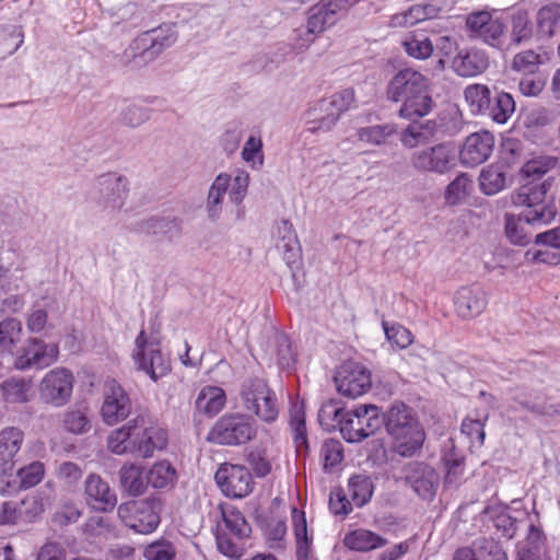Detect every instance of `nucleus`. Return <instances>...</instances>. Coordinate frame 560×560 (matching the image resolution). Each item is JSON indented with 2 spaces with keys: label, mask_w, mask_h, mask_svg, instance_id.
Masks as SVG:
<instances>
[{
  "label": "nucleus",
  "mask_w": 560,
  "mask_h": 560,
  "mask_svg": "<svg viewBox=\"0 0 560 560\" xmlns=\"http://www.w3.org/2000/svg\"><path fill=\"white\" fill-rule=\"evenodd\" d=\"M386 98L401 103L399 116L413 119L428 115L434 105L430 95V80L413 68L398 70L387 82Z\"/></svg>",
  "instance_id": "nucleus-1"
},
{
  "label": "nucleus",
  "mask_w": 560,
  "mask_h": 560,
  "mask_svg": "<svg viewBox=\"0 0 560 560\" xmlns=\"http://www.w3.org/2000/svg\"><path fill=\"white\" fill-rule=\"evenodd\" d=\"M384 425L397 455H416L423 451L427 434L412 408L395 401L384 413Z\"/></svg>",
  "instance_id": "nucleus-2"
},
{
  "label": "nucleus",
  "mask_w": 560,
  "mask_h": 560,
  "mask_svg": "<svg viewBox=\"0 0 560 560\" xmlns=\"http://www.w3.org/2000/svg\"><path fill=\"white\" fill-rule=\"evenodd\" d=\"M168 443L167 431L161 428H144L143 419L137 417L114 430L107 438L108 450L116 455H152L165 451Z\"/></svg>",
  "instance_id": "nucleus-3"
},
{
  "label": "nucleus",
  "mask_w": 560,
  "mask_h": 560,
  "mask_svg": "<svg viewBox=\"0 0 560 560\" xmlns=\"http://www.w3.org/2000/svg\"><path fill=\"white\" fill-rule=\"evenodd\" d=\"M551 184V178H547L540 184L523 185L513 196L515 206L525 207V210L521 212L525 222L542 225L550 223L556 218L555 197L548 195Z\"/></svg>",
  "instance_id": "nucleus-4"
},
{
  "label": "nucleus",
  "mask_w": 560,
  "mask_h": 560,
  "mask_svg": "<svg viewBox=\"0 0 560 560\" xmlns=\"http://www.w3.org/2000/svg\"><path fill=\"white\" fill-rule=\"evenodd\" d=\"M353 102L354 92L351 89H345L328 98L319 100L306 113L307 131L312 133L330 131Z\"/></svg>",
  "instance_id": "nucleus-5"
},
{
  "label": "nucleus",
  "mask_w": 560,
  "mask_h": 560,
  "mask_svg": "<svg viewBox=\"0 0 560 560\" xmlns=\"http://www.w3.org/2000/svg\"><path fill=\"white\" fill-rule=\"evenodd\" d=\"M162 506L163 502L158 497L130 500L117 508V514L127 527L136 533L148 535L159 527Z\"/></svg>",
  "instance_id": "nucleus-6"
},
{
  "label": "nucleus",
  "mask_w": 560,
  "mask_h": 560,
  "mask_svg": "<svg viewBox=\"0 0 560 560\" xmlns=\"http://www.w3.org/2000/svg\"><path fill=\"white\" fill-rule=\"evenodd\" d=\"M128 195V178L116 172L100 175L88 191L89 200L103 211H118L122 209Z\"/></svg>",
  "instance_id": "nucleus-7"
},
{
  "label": "nucleus",
  "mask_w": 560,
  "mask_h": 560,
  "mask_svg": "<svg viewBox=\"0 0 560 560\" xmlns=\"http://www.w3.org/2000/svg\"><path fill=\"white\" fill-rule=\"evenodd\" d=\"M240 397L244 408L254 412L261 420L271 422L277 419V399L264 378L254 376L244 380Z\"/></svg>",
  "instance_id": "nucleus-8"
},
{
  "label": "nucleus",
  "mask_w": 560,
  "mask_h": 560,
  "mask_svg": "<svg viewBox=\"0 0 560 560\" xmlns=\"http://www.w3.org/2000/svg\"><path fill=\"white\" fill-rule=\"evenodd\" d=\"M132 359L137 369L143 371L154 382L170 371V362L161 352L159 340L153 336L149 337L144 329L136 337Z\"/></svg>",
  "instance_id": "nucleus-9"
},
{
  "label": "nucleus",
  "mask_w": 560,
  "mask_h": 560,
  "mask_svg": "<svg viewBox=\"0 0 560 560\" xmlns=\"http://www.w3.org/2000/svg\"><path fill=\"white\" fill-rule=\"evenodd\" d=\"M256 433L254 422L242 413L225 415L212 427L208 440L223 445L242 444L249 441Z\"/></svg>",
  "instance_id": "nucleus-10"
},
{
  "label": "nucleus",
  "mask_w": 560,
  "mask_h": 560,
  "mask_svg": "<svg viewBox=\"0 0 560 560\" xmlns=\"http://www.w3.org/2000/svg\"><path fill=\"white\" fill-rule=\"evenodd\" d=\"M59 357V347L54 342L30 337L25 343L14 351L13 365L16 370L25 371L32 368L44 369L54 364Z\"/></svg>",
  "instance_id": "nucleus-11"
},
{
  "label": "nucleus",
  "mask_w": 560,
  "mask_h": 560,
  "mask_svg": "<svg viewBox=\"0 0 560 560\" xmlns=\"http://www.w3.org/2000/svg\"><path fill=\"white\" fill-rule=\"evenodd\" d=\"M74 376L66 368H55L42 378L38 385L39 399L56 408L67 405L73 392Z\"/></svg>",
  "instance_id": "nucleus-12"
},
{
  "label": "nucleus",
  "mask_w": 560,
  "mask_h": 560,
  "mask_svg": "<svg viewBox=\"0 0 560 560\" xmlns=\"http://www.w3.org/2000/svg\"><path fill=\"white\" fill-rule=\"evenodd\" d=\"M456 148L450 142L416 150L410 155V165L420 173L445 174L454 165Z\"/></svg>",
  "instance_id": "nucleus-13"
},
{
  "label": "nucleus",
  "mask_w": 560,
  "mask_h": 560,
  "mask_svg": "<svg viewBox=\"0 0 560 560\" xmlns=\"http://www.w3.org/2000/svg\"><path fill=\"white\" fill-rule=\"evenodd\" d=\"M214 480L223 495L231 499H243L255 488L250 470L236 464L224 463L218 468Z\"/></svg>",
  "instance_id": "nucleus-14"
},
{
  "label": "nucleus",
  "mask_w": 560,
  "mask_h": 560,
  "mask_svg": "<svg viewBox=\"0 0 560 560\" xmlns=\"http://www.w3.org/2000/svg\"><path fill=\"white\" fill-rule=\"evenodd\" d=\"M177 40V33L174 25L164 24L158 28L144 32L138 36L129 49L132 57L142 61L154 60L164 49L171 47Z\"/></svg>",
  "instance_id": "nucleus-15"
},
{
  "label": "nucleus",
  "mask_w": 560,
  "mask_h": 560,
  "mask_svg": "<svg viewBox=\"0 0 560 560\" xmlns=\"http://www.w3.org/2000/svg\"><path fill=\"white\" fill-rule=\"evenodd\" d=\"M384 424V416L375 405H360L349 413L347 422H343L341 435L348 442H360L370 436Z\"/></svg>",
  "instance_id": "nucleus-16"
},
{
  "label": "nucleus",
  "mask_w": 560,
  "mask_h": 560,
  "mask_svg": "<svg viewBox=\"0 0 560 560\" xmlns=\"http://www.w3.org/2000/svg\"><path fill=\"white\" fill-rule=\"evenodd\" d=\"M335 383L341 395L357 398L370 389L371 372L358 362L347 361L337 370Z\"/></svg>",
  "instance_id": "nucleus-17"
},
{
  "label": "nucleus",
  "mask_w": 560,
  "mask_h": 560,
  "mask_svg": "<svg viewBox=\"0 0 560 560\" xmlns=\"http://www.w3.org/2000/svg\"><path fill=\"white\" fill-rule=\"evenodd\" d=\"M131 408L132 404L125 388L116 380L106 381L101 408L103 420L109 425L116 424L130 415Z\"/></svg>",
  "instance_id": "nucleus-18"
},
{
  "label": "nucleus",
  "mask_w": 560,
  "mask_h": 560,
  "mask_svg": "<svg viewBox=\"0 0 560 560\" xmlns=\"http://www.w3.org/2000/svg\"><path fill=\"white\" fill-rule=\"evenodd\" d=\"M494 147V138L488 131L469 135L459 152L460 161L467 166H477L486 162Z\"/></svg>",
  "instance_id": "nucleus-19"
},
{
  "label": "nucleus",
  "mask_w": 560,
  "mask_h": 560,
  "mask_svg": "<svg viewBox=\"0 0 560 560\" xmlns=\"http://www.w3.org/2000/svg\"><path fill=\"white\" fill-rule=\"evenodd\" d=\"M487 304L486 292L478 285L462 287L454 296L455 312L466 320L479 316Z\"/></svg>",
  "instance_id": "nucleus-20"
},
{
  "label": "nucleus",
  "mask_w": 560,
  "mask_h": 560,
  "mask_svg": "<svg viewBox=\"0 0 560 560\" xmlns=\"http://www.w3.org/2000/svg\"><path fill=\"white\" fill-rule=\"evenodd\" d=\"M471 36L481 38L491 46H498L504 32V25L499 19H493L486 11L469 14L466 20Z\"/></svg>",
  "instance_id": "nucleus-21"
},
{
  "label": "nucleus",
  "mask_w": 560,
  "mask_h": 560,
  "mask_svg": "<svg viewBox=\"0 0 560 560\" xmlns=\"http://www.w3.org/2000/svg\"><path fill=\"white\" fill-rule=\"evenodd\" d=\"M444 118L438 117L421 124L408 126L401 133L400 141L404 147L412 149L419 144H424L433 138H440L445 135Z\"/></svg>",
  "instance_id": "nucleus-22"
},
{
  "label": "nucleus",
  "mask_w": 560,
  "mask_h": 560,
  "mask_svg": "<svg viewBox=\"0 0 560 560\" xmlns=\"http://www.w3.org/2000/svg\"><path fill=\"white\" fill-rule=\"evenodd\" d=\"M84 490L88 504L96 511H112L117 503L115 492L112 491L109 485L98 475L91 474L88 476Z\"/></svg>",
  "instance_id": "nucleus-23"
},
{
  "label": "nucleus",
  "mask_w": 560,
  "mask_h": 560,
  "mask_svg": "<svg viewBox=\"0 0 560 560\" xmlns=\"http://www.w3.org/2000/svg\"><path fill=\"white\" fill-rule=\"evenodd\" d=\"M489 66L487 55L478 49H463L452 60V69L463 78L482 73Z\"/></svg>",
  "instance_id": "nucleus-24"
},
{
  "label": "nucleus",
  "mask_w": 560,
  "mask_h": 560,
  "mask_svg": "<svg viewBox=\"0 0 560 560\" xmlns=\"http://www.w3.org/2000/svg\"><path fill=\"white\" fill-rule=\"evenodd\" d=\"M273 235L277 240L276 246L283 255L288 266L294 265L301 256V246L293 225L288 220L277 222Z\"/></svg>",
  "instance_id": "nucleus-25"
},
{
  "label": "nucleus",
  "mask_w": 560,
  "mask_h": 560,
  "mask_svg": "<svg viewBox=\"0 0 560 560\" xmlns=\"http://www.w3.org/2000/svg\"><path fill=\"white\" fill-rule=\"evenodd\" d=\"M55 301L50 299H43L34 303L26 314V328L32 334H42L49 336L56 327L49 312L52 311Z\"/></svg>",
  "instance_id": "nucleus-26"
},
{
  "label": "nucleus",
  "mask_w": 560,
  "mask_h": 560,
  "mask_svg": "<svg viewBox=\"0 0 560 560\" xmlns=\"http://www.w3.org/2000/svg\"><path fill=\"white\" fill-rule=\"evenodd\" d=\"M406 479L422 499L432 500L435 497L439 475L432 467L425 464H418L406 476Z\"/></svg>",
  "instance_id": "nucleus-27"
},
{
  "label": "nucleus",
  "mask_w": 560,
  "mask_h": 560,
  "mask_svg": "<svg viewBox=\"0 0 560 560\" xmlns=\"http://www.w3.org/2000/svg\"><path fill=\"white\" fill-rule=\"evenodd\" d=\"M140 232L173 242L182 235V221L177 218L151 217L139 223Z\"/></svg>",
  "instance_id": "nucleus-28"
},
{
  "label": "nucleus",
  "mask_w": 560,
  "mask_h": 560,
  "mask_svg": "<svg viewBox=\"0 0 560 560\" xmlns=\"http://www.w3.org/2000/svg\"><path fill=\"white\" fill-rule=\"evenodd\" d=\"M387 540L378 534L358 528L347 533L343 537V545L353 551L368 552L384 547Z\"/></svg>",
  "instance_id": "nucleus-29"
},
{
  "label": "nucleus",
  "mask_w": 560,
  "mask_h": 560,
  "mask_svg": "<svg viewBox=\"0 0 560 560\" xmlns=\"http://www.w3.org/2000/svg\"><path fill=\"white\" fill-rule=\"evenodd\" d=\"M119 485L121 490L129 497H140L148 488V479L144 477L142 467L128 464L119 470Z\"/></svg>",
  "instance_id": "nucleus-30"
},
{
  "label": "nucleus",
  "mask_w": 560,
  "mask_h": 560,
  "mask_svg": "<svg viewBox=\"0 0 560 560\" xmlns=\"http://www.w3.org/2000/svg\"><path fill=\"white\" fill-rule=\"evenodd\" d=\"M4 401L9 404H26L33 395L32 381L21 376H12L0 385Z\"/></svg>",
  "instance_id": "nucleus-31"
},
{
  "label": "nucleus",
  "mask_w": 560,
  "mask_h": 560,
  "mask_svg": "<svg viewBox=\"0 0 560 560\" xmlns=\"http://www.w3.org/2000/svg\"><path fill=\"white\" fill-rule=\"evenodd\" d=\"M22 323L18 318L7 317L0 322V357H13L22 338Z\"/></svg>",
  "instance_id": "nucleus-32"
},
{
  "label": "nucleus",
  "mask_w": 560,
  "mask_h": 560,
  "mask_svg": "<svg viewBox=\"0 0 560 560\" xmlns=\"http://www.w3.org/2000/svg\"><path fill=\"white\" fill-rule=\"evenodd\" d=\"M336 8L337 4H331L330 1H322L315 4L308 11L307 24L317 34L323 33L327 27L335 25L341 18Z\"/></svg>",
  "instance_id": "nucleus-33"
},
{
  "label": "nucleus",
  "mask_w": 560,
  "mask_h": 560,
  "mask_svg": "<svg viewBox=\"0 0 560 560\" xmlns=\"http://www.w3.org/2000/svg\"><path fill=\"white\" fill-rule=\"evenodd\" d=\"M225 401L226 396L222 388L207 386L198 394L195 406L198 412L211 418L222 410Z\"/></svg>",
  "instance_id": "nucleus-34"
},
{
  "label": "nucleus",
  "mask_w": 560,
  "mask_h": 560,
  "mask_svg": "<svg viewBox=\"0 0 560 560\" xmlns=\"http://www.w3.org/2000/svg\"><path fill=\"white\" fill-rule=\"evenodd\" d=\"M439 11L440 9L431 3L415 4L407 11L393 15L390 24L395 27L412 26L417 23L435 18Z\"/></svg>",
  "instance_id": "nucleus-35"
},
{
  "label": "nucleus",
  "mask_w": 560,
  "mask_h": 560,
  "mask_svg": "<svg viewBox=\"0 0 560 560\" xmlns=\"http://www.w3.org/2000/svg\"><path fill=\"white\" fill-rule=\"evenodd\" d=\"M231 185V176L226 173H220L209 188L207 197L208 217L215 221L222 211V201Z\"/></svg>",
  "instance_id": "nucleus-36"
},
{
  "label": "nucleus",
  "mask_w": 560,
  "mask_h": 560,
  "mask_svg": "<svg viewBox=\"0 0 560 560\" xmlns=\"http://www.w3.org/2000/svg\"><path fill=\"white\" fill-rule=\"evenodd\" d=\"M537 33L542 37H551L560 33V4L549 3L541 7L536 14Z\"/></svg>",
  "instance_id": "nucleus-37"
},
{
  "label": "nucleus",
  "mask_w": 560,
  "mask_h": 560,
  "mask_svg": "<svg viewBox=\"0 0 560 560\" xmlns=\"http://www.w3.org/2000/svg\"><path fill=\"white\" fill-rule=\"evenodd\" d=\"M290 428L296 455H306L311 452L307 441L305 415L302 407L294 406L290 411Z\"/></svg>",
  "instance_id": "nucleus-38"
},
{
  "label": "nucleus",
  "mask_w": 560,
  "mask_h": 560,
  "mask_svg": "<svg viewBox=\"0 0 560 560\" xmlns=\"http://www.w3.org/2000/svg\"><path fill=\"white\" fill-rule=\"evenodd\" d=\"M515 112V101L510 93L498 92L490 98L489 108L485 115L497 124H505Z\"/></svg>",
  "instance_id": "nucleus-39"
},
{
  "label": "nucleus",
  "mask_w": 560,
  "mask_h": 560,
  "mask_svg": "<svg viewBox=\"0 0 560 560\" xmlns=\"http://www.w3.org/2000/svg\"><path fill=\"white\" fill-rule=\"evenodd\" d=\"M349 413L338 401L329 400L320 407L318 421L325 430L338 429L341 432L343 422H347Z\"/></svg>",
  "instance_id": "nucleus-40"
},
{
  "label": "nucleus",
  "mask_w": 560,
  "mask_h": 560,
  "mask_svg": "<svg viewBox=\"0 0 560 560\" xmlns=\"http://www.w3.org/2000/svg\"><path fill=\"white\" fill-rule=\"evenodd\" d=\"M148 485L155 489L173 486L177 480L176 469L165 459L155 463L147 472Z\"/></svg>",
  "instance_id": "nucleus-41"
},
{
  "label": "nucleus",
  "mask_w": 560,
  "mask_h": 560,
  "mask_svg": "<svg viewBox=\"0 0 560 560\" xmlns=\"http://www.w3.org/2000/svg\"><path fill=\"white\" fill-rule=\"evenodd\" d=\"M348 488L353 504L362 508L368 504L374 493V485L369 476L354 475L348 481Z\"/></svg>",
  "instance_id": "nucleus-42"
},
{
  "label": "nucleus",
  "mask_w": 560,
  "mask_h": 560,
  "mask_svg": "<svg viewBox=\"0 0 560 560\" xmlns=\"http://www.w3.org/2000/svg\"><path fill=\"white\" fill-rule=\"evenodd\" d=\"M397 132L394 124L374 125L362 127L357 130V138L361 142L373 145L386 144L388 138Z\"/></svg>",
  "instance_id": "nucleus-43"
},
{
  "label": "nucleus",
  "mask_w": 560,
  "mask_h": 560,
  "mask_svg": "<svg viewBox=\"0 0 560 560\" xmlns=\"http://www.w3.org/2000/svg\"><path fill=\"white\" fill-rule=\"evenodd\" d=\"M464 96L472 114H486L491 98V92L487 85L470 84L465 89Z\"/></svg>",
  "instance_id": "nucleus-44"
},
{
  "label": "nucleus",
  "mask_w": 560,
  "mask_h": 560,
  "mask_svg": "<svg viewBox=\"0 0 560 560\" xmlns=\"http://www.w3.org/2000/svg\"><path fill=\"white\" fill-rule=\"evenodd\" d=\"M472 189L474 182L471 177L466 173H462L447 185L445 200L450 205L460 203L471 194Z\"/></svg>",
  "instance_id": "nucleus-45"
},
{
  "label": "nucleus",
  "mask_w": 560,
  "mask_h": 560,
  "mask_svg": "<svg viewBox=\"0 0 560 560\" xmlns=\"http://www.w3.org/2000/svg\"><path fill=\"white\" fill-rule=\"evenodd\" d=\"M480 189L486 195H495L506 185L505 173L498 165H490L482 170L479 177Z\"/></svg>",
  "instance_id": "nucleus-46"
},
{
  "label": "nucleus",
  "mask_w": 560,
  "mask_h": 560,
  "mask_svg": "<svg viewBox=\"0 0 560 560\" xmlns=\"http://www.w3.org/2000/svg\"><path fill=\"white\" fill-rule=\"evenodd\" d=\"M526 225L534 224L525 222L521 213L517 217L512 214L505 215V234L515 245L525 246L530 243V234L525 231Z\"/></svg>",
  "instance_id": "nucleus-47"
},
{
  "label": "nucleus",
  "mask_w": 560,
  "mask_h": 560,
  "mask_svg": "<svg viewBox=\"0 0 560 560\" xmlns=\"http://www.w3.org/2000/svg\"><path fill=\"white\" fill-rule=\"evenodd\" d=\"M402 46L408 56L416 59H428L433 52V44L424 34L408 35Z\"/></svg>",
  "instance_id": "nucleus-48"
},
{
  "label": "nucleus",
  "mask_w": 560,
  "mask_h": 560,
  "mask_svg": "<svg viewBox=\"0 0 560 560\" xmlns=\"http://www.w3.org/2000/svg\"><path fill=\"white\" fill-rule=\"evenodd\" d=\"M533 25L527 12L518 11L512 15L510 38L513 44L520 45L530 40Z\"/></svg>",
  "instance_id": "nucleus-49"
},
{
  "label": "nucleus",
  "mask_w": 560,
  "mask_h": 560,
  "mask_svg": "<svg viewBox=\"0 0 560 560\" xmlns=\"http://www.w3.org/2000/svg\"><path fill=\"white\" fill-rule=\"evenodd\" d=\"M272 347L280 368L289 369L294 364L295 352L287 335L277 332L272 338Z\"/></svg>",
  "instance_id": "nucleus-50"
},
{
  "label": "nucleus",
  "mask_w": 560,
  "mask_h": 560,
  "mask_svg": "<svg viewBox=\"0 0 560 560\" xmlns=\"http://www.w3.org/2000/svg\"><path fill=\"white\" fill-rule=\"evenodd\" d=\"M542 63L541 56L529 49L516 54L512 60V70L523 75L536 74Z\"/></svg>",
  "instance_id": "nucleus-51"
},
{
  "label": "nucleus",
  "mask_w": 560,
  "mask_h": 560,
  "mask_svg": "<svg viewBox=\"0 0 560 560\" xmlns=\"http://www.w3.org/2000/svg\"><path fill=\"white\" fill-rule=\"evenodd\" d=\"M176 553L174 544L165 538L152 541L143 550L145 560H175Z\"/></svg>",
  "instance_id": "nucleus-52"
},
{
  "label": "nucleus",
  "mask_w": 560,
  "mask_h": 560,
  "mask_svg": "<svg viewBox=\"0 0 560 560\" xmlns=\"http://www.w3.org/2000/svg\"><path fill=\"white\" fill-rule=\"evenodd\" d=\"M485 423L480 419L465 418L462 423V434L469 442L470 453L476 452L485 441Z\"/></svg>",
  "instance_id": "nucleus-53"
},
{
  "label": "nucleus",
  "mask_w": 560,
  "mask_h": 560,
  "mask_svg": "<svg viewBox=\"0 0 560 560\" xmlns=\"http://www.w3.org/2000/svg\"><path fill=\"white\" fill-rule=\"evenodd\" d=\"M63 425L71 433L84 434L91 430L92 422L85 410L73 409L65 413Z\"/></svg>",
  "instance_id": "nucleus-54"
},
{
  "label": "nucleus",
  "mask_w": 560,
  "mask_h": 560,
  "mask_svg": "<svg viewBox=\"0 0 560 560\" xmlns=\"http://www.w3.org/2000/svg\"><path fill=\"white\" fill-rule=\"evenodd\" d=\"M24 433L14 427L0 431V455H16L21 450Z\"/></svg>",
  "instance_id": "nucleus-55"
},
{
  "label": "nucleus",
  "mask_w": 560,
  "mask_h": 560,
  "mask_svg": "<svg viewBox=\"0 0 560 560\" xmlns=\"http://www.w3.org/2000/svg\"><path fill=\"white\" fill-rule=\"evenodd\" d=\"M515 401L523 408L536 413L547 420H560V402H552L549 400L541 402H529L515 397Z\"/></svg>",
  "instance_id": "nucleus-56"
},
{
  "label": "nucleus",
  "mask_w": 560,
  "mask_h": 560,
  "mask_svg": "<svg viewBox=\"0 0 560 560\" xmlns=\"http://www.w3.org/2000/svg\"><path fill=\"white\" fill-rule=\"evenodd\" d=\"M223 521L226 528L236 537H247L250 528L245 520V516L235 508L228 509L222 512Z\"/></svg>",
  "instance_id": "nucleus-57"
},
{
  "label": "nucleus",
  "mask_w": 560,
  "mask_h": 560,
  "mask_svg": "<svg viewBox=\"0 0 560 560\" xmlns=\"http://www.w3.org/2000/svg\"><path fill=\"white\" fill-rule=\"evenodd\" d=\"M151 109L141 105L126 106L119 114V121L130 128H137L149 120Z\"/></svg>",
  "instance_id": "nucleus-58"
},
{
  "label": "nucleus",
  "mask_w": 560,
  "mask_h": 560,
  "mask_svg": "<svg viewBox=\"0 0 560 560\" xmlns=\"http://www.w3.org/2000/svg\"><path fill=\"white\" fill-rule=\"evenodd\" d=\"M242 159L253 168H260L264 164L262 141L259 137L250 136L242 150Z\"/></svg>",
  "instance_id": "nucleus-59"
},
{
  "label": "nucleus",
  "mask_w": 560,
  "mask_h": 560,
  "mask_svg": "<svg viewBox=\"0 0 560 560\" xmlns=\"http://www.w3.org/2000/svg\"><path fill=\"white\" fill-rule=\"evenodd\" d=\"M352 500H349L342 487H335L329 494V510L335 515L347 516L352 512Z\"/></svg>",
  "instance_id": "nucleus-60"
},
{
  "label": "nucleus",
  "mask_w": 560,
  "mask_h": 560,
  "mask_svg": "<svg viewBox=\"0 0 560 560\" xmlns=\"http://www.w3.org/2000/svg\"><path fill=\"white\" fill-rule=\"evenodd\" d=\"M382 326L388 341L398 348L405 349L412 343V334L406 327L399 324L389 326L385 320H383Z\"/></svg>",
  "instance_id": "nucleus-61"
},
{
  "label": "nucleus",
  "mask_w": 560,
  "mask_h": 560,
  "mask_svg": "<svg viewBox=\"0 0 560 560\" xmlns=\"http://www.w3.org/2000/svg\"><path fill=\"white\" fill-rule=\"evenodd\" d=\"M44 465L39 462H34L18 470L20 486L23 489H28L39 483L44 477Z\"/></svg>",
  "instance_id": "nucleus-62"
},
{
  "label": "nucleus",
  "mask_w": 560,
  "mask_h": 560,
  "mask_svg": "<svg viewBox=\"0 0 560 560\" xmlns=\"http://www.w3.org/2000/svg\"><path fill=\"white\" fill-rule=\"evenodd\" d=\"M317 35L308 24L295 28L291 38V49L296 54L304 52L314 43Z\"/></svg>",
  "instance_id": "nucleus-63"
},
{
  "label": "nucleus",
  "mask_w": 560,
  "mask_h": 560,
  "mask_svg": "<svg viewBox=\"0 0 560 560\" xmlns=\"http://www.w3.org/2000/svg\"><path fill=\"white\" fill-rule=\"evenodd\" d=\"M444 468V483L447 486L458 485L464 477L465 457L445 458Z\"/></svg>",
  "instance_id": "nucleus-64"
}]
</instances>
